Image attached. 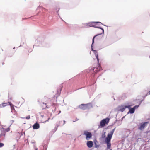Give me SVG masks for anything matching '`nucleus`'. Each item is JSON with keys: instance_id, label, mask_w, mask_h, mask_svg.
Returning a JSON list of instances; mask_svg holds the SVG:
<instances>
[{"instance_id": "b1692460", "label": "nucleus", "mask_w": 150, "mask_h": 150, "mask_svg": "<svg viewBox=\"0 0 150 150\" xmlns=\"http://www.w3.org/2000/svg\"><path fill=\"white\" fill-rule=\"evenodd\" d=\"M62 121H60L59 122H62Z\"/></svg>"}, {"instance_id": "423d86ee", "label": "nucleus", "mask_w": 150, "mask_h": 150, "mask_svg": "<svg viewBox=\"0 0 150 150\" xmlns=\"http://www.w3.org/2000/svg\"><path fill=\"white\" fill-rule=\"evenodd\" d=\"M84 135L86 136V139L87 140H89L92 137L91 133L87 131H85L84 132Z\"/></svg>"}, {"instance_id": "f257e3e1", "label": "nucleus", "mask_w": 150, "mask_h": 150, "mask_svg": "<svg viewBox=\"0 0 150 150\" xmlns=\"http://www.w3.org/2000/svg\"><path fill=\"white\" fill-rule=\"evenodd\" d=\"M96 23H99V24H100L103 25V24L100 22H90L89 23H88L87 24H86L85 25V26H88L90 27H94L96 28H99L100 29H101L102 30V33H100V34H98V35H95L93 38V40H92V45L93 44L94 42V38L97 36L100 35L102 33H104V29L102 28L99 27L98 26V24H96Z\"/></svg>"}, {"instance_id": "20e7f679", "label": "nucleus", "mask_w": 150, "mask_h": 150, "mask_svg": "<svg viewBox=\"0 0 150 150\" xmlns=\"http://www.w3.org/2000/svg\"><path fill=\"white\" fill-rule=\"evenodd\" d=\"M109 119L108 118H107L103 119L100 122V125L101 127H104L105 124H107L109 122Z\"/></svg>"}, {"instance_id": "9d476101", "label": "nucleus", "mask_w": 150, "mask_h": 150, "mask_svg": "<svg viewBox=\"0 0 150 150\" xmlns=\"http://www.w3.org/2000/svg\"><path fill=\"white\" fill-rule=\"evenodd\" d=\"M32 127L33 129H37L39 128L40 125L38 123H36L34 124Z\"/></svg>"}, {"instance_id": "ddd939ff", "label": "nucleus", "mask_w": 150, "mask_h": 150, "mask_svg": "<svg viewBox=\"0 0 150 150\" xmlns=\"http://www.w3.org/2000/svg\"><path fill=\"white\" fill-rule=\"evenodd\" d=\"M6 103H3L2 104H0V108H2V107L6 106Z\"/></svg>"}, {"instance_id": "6ab92c4d", "label": "nucleus", "mask_w": 150, "mask_h": 150, "mask_svg": "<svg viewBox=\"0 0 150 150\" xmlns=\"http://www.w3.org/2000/svg\"><path fill=\"white\" fill-rule=\"evenodd\" d=\"M65 120H64V124L63 125H64L65 123Z\"/></svg>"}, {"instance_id": "6e6552de", "label": "nucleus", "mask_w": 150, "mask_h": 150, "mask_svg": "<svg viewBox=\"0 0 150 150\" xmlns=\"http://www.w3.org/2000/svg\"><path fill=\"white\" fill-rule=\"evenodd\" d=\"M148 123V122H144L142 124L140 125V127L139 128V129L140 130H143L144 129V128L146 126L147 124Z\"/></svg>"}, {"instance_id": "7ed1b4c3", "label": "nucleus", "mask_w": 150, "mask_h": 150, "mask_svg": "<svg viewBox=\"0 0 150 150\" xmlns=\"http://www.w3.org/2000/svg\"><path fill=\"white\" fill-rule=\"evenodd\" d=\"M92 106L91 104H82L79 106L80 108L82 109L83 110L89 109Z\"/></svg>"}, {"instance_id": "f8f14e48", "label": "nucleus", "mask_w": 150, "mask_h": 150, "mask_svg": "<svg viewBox=\"0 0 150 150\" xmlns=\"http://www.w3.org/2000/svg\"><path fill=\"white\" fill-rule=\"evenodd\" d=\"M92 50L94 51V52L95 54V56L96 57V58L98 61L99 59H98V55L97 54V52L96 51L93 50L92 49Z\"/></svg>"}, {"instance_id": "9b49d317", "label": "nucleus", "mask_w": 150, "mask_h": 150, "mask_svg": "<svg viewBox=\"0 0 150 150\" xmlns=\"http://www.w3.org/2000/svg\"><path fill=\"white\" fill-rule=\"evenodd\" d=\"M6 105H10V106L12 112H13V110H15L14 105L11 102H8V103H7Z\"/></svg>"}, {"instance_id": "1a4fd4ad", "label": "nucleus", "mask_w": 150, "mask_h": 150, "mask_svg": "<svg viewBox=\"0 0 150 150\" xmlns=\"http://www.w3.org/2000/svg\"><path fill=\"white\" fill-rule=\"evenodd\" d=\"M86 144L87 146L89 148L92 147L93 146V143L92 141H88Z\"/></svg>"}, {"instance_id": "f3484780", "label": "nucleus", "mask_w": 150, "mask_h": 150, "mask_svg": "<svg viewBox=\"0 0 150 150\" xmlns=\"http://www.w3.org/2000/svg\"><path fill=\"white\" fill-rule=\"evenodd\" d=\"M14 122V121L13 120H12L10 121V122H11V124H12V123H13Z\"/></svg>"}, {"instance_id": "412c9836", "label": "nucleus", "mask_w": 150, "mask_h": 150, "mask_svg": "<svg viewBox=\"0 0 150 150\" xmlns=\"http://www.w3.org/2000/svg\"><path fill=\"white\" fill-rule=\"evenodd\" d=\"M36 149V150H38V148H36V149Z\"/></svg>"}, {"instance_id": "aec40b11", "label": "nucleus", "mask_w": 150, "mask_h": 150, "mask_svg": "<svg viewBox=\"0 0 150 150\" xmlns=\"http://www.w3.org/2000/svg\"><path fill=\"white\" fill-rule=\"evenodd\" d=\"M48 120H47V121H45V122H44V123H45V122H47V121H48Z\"/></svg>"}, {"instance_id": "5701e85b", "label": "nucleus", "mask_w": 150, "mask_h": 150, "mask_svg": "<svg viewBox=\"0 0 150 150\" xmlns=\"http://www.w3.org/2000/svg\"><path fill=\"white\" fill-rule=\"evenodd\" d=\"M61 111H60L59 112V113H61Z\"/></svg>"}, {"instance_id": "39448f33", "label": "nucleus", "mask_w": 150, "mask_h": 150, "mask_svg": "<svg viewBox=\"0 0 150 150\" xmlns=\"http://www.w3.org/2000/svg\"><path fill=\"white\" fill-rule=\"evenodd\" d=\"M131 106L130 105L128 106H125L124 105H121L118 107V110L122 112L124 111L125 109L126 108H129Z\"/></svg>"}, {"instance_id": "2eb2a0df", "label": "nucleus", "mask_w": 150, "mask_h": 150, "mask_svg": "<svg viewBox=\"0 0 150 150\" xmlns=\"http://www.w3.org/2000/svg\"><path fill=\"white\" fill-rule=\"evenodd\" d=\"M30 118V115H28L27 117H26V118L27 119H29Z\"/></svg>"}, {"instance_id": "393cba45", "label": "nucleus", "mask_w": 150, "mask_h": 150, "mask_svg": "<svg viewBox=\"0 0 150 150\" xmlns=\"http://www.w3.org/2000/svg\"><path fill=\"white\" fill-rule=\"evenodd\" d=\"M110 150H112V149H110Z\"/></svg>"}, {"instance_id": "a211bd4d", "label": "nucleus", "mask_w": 150, "mask_h": 150, "mask_svg": "<svg viewBox=\"0 0 150 150\" xmlns=\"http://www.w3.org/2000/svg\"><path fill=\"white\" fill-rule=\"evenodd\" d=\"M150 95V91L147 94V95Z\"/></svg>"}, {"instance_id": "dca6fc26", "label": "nucleus", "mask_w": 150, "mask_h": 150, "mask_svg": "<svg viewBox=\"0 0 150 150\" xmlns=\"http://www.w3.org/2000/svg\"><path fill=\"white\" fill-rule=\"evenodd\" d=\"M9 130H10L9 128H8L7 129H6V132H7L9 131Z\"/></svg>"}, {"instance_id": "f03ea898", "label": "nucleus", "mask_w": 150, "mask_h": 150, "mask_svg": "<svg viewBox=\"0 0 150 150\" xmlns=\"http://www.w3.org/2000/svg\"><path fill=\"white\" fill-rule=\"evenodd\" d=\"M115 129V128H114L109 133H108L107 137L105 139V141L106 143L107 144V149H110V148L111 146L110 140Z\"/></svg>"}, {"instance_id": "4468645a", "label": "nucleus", "mask_w": 150, "mask_h": 150, "mask_svg": "<svg viewBox=\"0 0 150 150\" xmlns=\"http://www.w3.org/2000/svg\"><path fill=\"white\" fill-rule=\"evenodd\" d=\"M4 145V144L2 143H0V148L3 147Z\"/></svg>"}, {"instance_id": "4be33fe9", "label": "nucleus", "mask_w": 150, "mask_h": 150, "mask_svg": "<svg viewBox=\"0 0 150 150\" xmlns=\"http://www.w3.org/2000/svg\"><path fill=\"white\" fill-rule=\"evenodd\" d=\"M78 120V119H76V121Z\"/></svg>"}, {"instance_id": "0eeeda50", "label": "nucleus", "mask_w": 150, "mask_h": 150, "mask_svg": "<svg viewBox=\"0 0 150 150\" xmlns=\"http://www.w3.org/2000/svg\"><path fill=\"white\" fill-rule=\"evenodd\" d=\"M139 107V105H136L132 108H131V107L129 108H128L129 109V112L131 113H133L135 111V109Z\"/></svg>"}]
</instances>
